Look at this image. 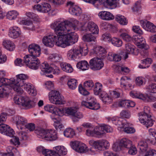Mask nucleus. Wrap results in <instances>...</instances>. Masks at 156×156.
<instances>
[{"label":"nucleus","instance_id":"obj_36","mask_svg":"<svg viewBox=\"0 0 156 156\" xmlns=\"http://www.w3.org/2000/svg\"><path fill=\"white\" fill-rule=\"evenodd\" d=\"M120 144L122 147H124L126 148L131 147L132 144V141L126 138L121 139L120 141Z\"/></svg>","mask_w":156,"mask_h":156},{"label":"nucleus","instance_id":"obj_42","mask_svg":"<svg viewBox=\"0 0 156 156\" xmlns=\"http://www.w3.org/2000/svg\"><path fill=\"white\" fill-rule=\"evenodd\" d=\"M77 80L74 79H73L68 80L67 84L70 89L74 90L77 87Z\"/></svg>","mask_w":156,"mask_h":156},{"label":"nucleus","instance_id":"obj_26","mask_svg":"<svg viewBox=\"0 0 156 156\" xmlns=\"http://www.w3.org/2000/svg\"><path fill=\"white\" fill-rule=\"evenodd\" d=\"M126 49V54L125 55V58L126 59L128 57V54L135 55L134 53L135 50V47L130 43H128L125 45Z\"/></svg>","mask_w":156,"mask_h":156},{"label":"nucleus","instance_id":"obj_20","mask_svg":"<svg viewBox=\"0 0 156 156\" xmlns=\"http://www.w3.org/2000/svg\"><path fill=\"white\" fill-rule=\"evenodd\" d=\"M12 121L17 126L25 125L27 122L26 118L20 115H16L13 117Z\"/></svg>","mask_w":156,"mask_h":156},{"label":"nucleus","instance_id":"obj_24","mask_svg":"<svg viewBox=\"0 0 156 156\" xmlns=\"http://www.w3.org/2000/svg\"><path fill=\"white\" fill-rule=\"evenodd\" d=\"M21 34V31L18 27H14L11 28L9 30V36L11 38H16Z\"/></svg>","mask_w":156,"mask_h":156},{"label":"nucleus","instance_id":"obj_46","mask_svg":"<svg viewBox=\"0 0 156 156\" xmlns=\"http://www.w3.org/2000/svg\"><path fill=\"white\" fill-rule=\"evenodd\" d=\"M87 151L88 150L86 145L81 142L76 151L80 153H84L87 152Z\"/></svg>","mask_w":156,"mask_h":156},{"label":"nucleus","instance_id":"obj_28","mask_svg":"<svg viewBox=\"0 0 156 156\" xmlns=\"http://www.w3.org/2000/svg\"><path fill=\"white\" fill-rule=\"evenodd\" d=\"M138 37L139 39L138 40L136 44L140 48H144L145 50L147 49L148 46L147 45L144 39L141 36Z\"/></svg>","mask_w":156,"mask_h":156},{"label":"nucleus","instance_id":"obj_37","mask_svg":"<svg viewBox=\"0 0 156 156\" xmlns=\"http://www.w3.org/2000/svg\"><path fill=\"white\" fill-rule=\"evenodd\" d=\"M115 20L118 22L120 24L126 25L127 23V21L126 18L123 16L121 15H118L116 16Z\"/></svg>","mask_w":156,"mask_h":156},{"label":"nucleus","instance_id":"obj_35","mask_svg":"<svg viewBox=\"0 0 156 156\" xmlns=\"http://www.w3.org/2000/svg\"><path fill=\"white\" fill-rule=\"evenodd\" d=\"M46 131L47 130H45L41 128H38L35 130V132L39 138H44L45 139Z\"/></svg>","mask_w":156,"mask_h":156},{"label":"nucleus","instance_id":"obj_12","mask_svg":"<svg viewBox=\"0 0 156 156\" xmlns=\"http://www.w3.org/2000/svg\"><path fill=\"white\" fill-rule=\"evenodd\" d=\"M66 6L69 8V12L73 15L78 16L82 13L81 9L78 6L74 5V3L71 1L67 2Z\"/></svg>","mask_w":156,"mask_h":156},{"label":"nucleus","instance_id":"obj_59","mask_svg":"<svg viewBox=\"0 0 156 156\" xmlns=\"http://www.w3.org/2000/svg\"><path fill=\"white\" fill-rule=\"evenodd\" d=\"M101 141L103 150L108 149L110 146L109 142L105 140H101Z\"/></svg>","mask_w":156,"mask_h":156},{"label":"nucleus","instance_id":"obj_8","mask_svg":"<svg viewBox=\"0 0 156 156\" xmlns=\"http://www.w3.org/2000/svg\"><path fill=\"white\" fill-rule=\"evenodd\" d=\"M45 151L47 153L46 156H61V155H65L67 154L66 149L61 146L54 147L53 150L48 149Z\"/></svg>","mask_w":156,"mask_h":156},{"label":"nucleus","instance_id":"obj_34","mask_svg":"<svg viewBox=\"0 0 156 156\" xmlns=\"http://www.w3.org/2000/svg\"><path fill=\"white\" fill-rule=\"evenodd\" d=\"M130 96L133 98H137L145 100V97L142 94L135 91H132L129 93Z\"/></svg>","mask_w":156,"mask_h":156},{"label":"nucleus","instance_id":"obj_3","mask_svg":"<svg viewBox=\"0 0 156 156\" xmlns=\"http://www.w3.org/2000/svg\"><path fill=\"white\" fill-rule=\"evenodd\" d=\"M70 23V21L68 20L63 22L56 21L51 24V27L54 30L56 37H58L64 33L70 32L69 24Z\"/></svg>","mask_w":156,"mask_h":156},{"label":"nucleus","instance_id":"obj_54","mask_svg":"<svg viewBox=\"0 0 156 156\" xmlns=\"http://www.w3.org/2000/svg\"><path fill=\"white\" fill-rule=\"evenodd\" d=\"M96 53L98 55H102L105 53L106 50L105 49L101 46H98L94 50Z\"/></svg>","mask_w":156,"mask_h":156},{"label":"nucleus","instance_id":"obj_27","mask_svg":"<svg viewBox=\"0 0 156 156\" xmlns=\"http://www.w3.org/2000/svg\"><path fill=\"white\" fill-rule=\"evenodd\" d=\"M119 32L120 33V37L124 40L127 42L131 41L132 37L128 34L126 30L121 29Z\"/></svg>","mask_w":156,"mask_h":156},{"label":"nucleus","instance_id":"obj_47","mask_svg":"<svg viewBox=\"0 0 156 156\" xmlns=\"http://www.w3.org/2000/svg\"><path fill=\"white\" fill-rule=\"evenodd\" d=\"M56 107L52 105H48L44 107V110L48 112L52 113L53 114H55V108Z\"/></svg>","mask_w":156,"mask_h":156},{"label":"nucleus","instance_id":"obj_7","mask_svg":"<svg viewBox=\"0 0 156 156\" xmlns=\"http://www.w3.org/2000/svg\"><path fill=\"white\" fill-rule=\"evenodd\" d=\"M49 94V100L51 103L55 105H63L65 103V101L62 100L59 91L53 90Z\"/></svg>","mask_w":156,"mask_h":156},{"label":"nucleus","instance_id":"obj_21","mask_svg":"<svg viewBox=\"0 0 156 156\" xmlns=\"http://www.w3.org/2000/svg\"><path fill=\"white\" fill-rule=\"evenodd\" d=\"M34 7L38 11L43 13L48 12L51 9L50 5L47 3H44L41 5H35Z\"/></svg>","mask_w":156,"mask_h":156},{"label":"nucleus","instance_id":"obj_61","mask_svg":"<svg viewBox=\"0 0 156 156\" xmlns=\"http://www.w3.org/2000/svg\"><path fill=\"white\" fill-rule=\"evenodd\" d=\"M120 114L121 117L127 119L129 118L131 116L130 112L126 110H123Z\"/></svg>","mask_w":156,"mask_h":156},{"label":"nucleus","instance_id":"obj_43","mask_svg":"<svg viewBox=\"0 0 156 156\" xmlns=\"http://www.w3.org/2000/svg\"><path fill=\"white\" fill-rule=\"evenodd\" d=\"M64 135L67 137H72L75 135V133L74 130L71 128H67L64 131Z\"/></svg>","mask_w":156,"mask_h":156},{"label":"nucleus","instance_id":"obj_10","mask_svg":"<svg viewBox=\"0 0 156 156\" xmlns=\"http://www.w3.org/2000/svg\"><path fill=\"white\" fill-rule=\"evenodd\" d=\"M81 105L87 108L93 110L99 109L100 106L99 103L97 102L96 100L94 98L88 97L86 101H83Z\"/></svg>","mask_w":156,"mask_h":156},{"label":"nucleus","instance_id":"obj_62","mask_svg":"<svg viewBox=\"0 0 156 156\" xmlns=\"http://www.w3.org/2000/svg\"><path fill=\"white\" fill-rule=\"evenodd\" d=\"M7 119V114L4 112L2 113L0 115V126L5 124L3 123L5 122Z\"/></svg>","mask_w":156,"mask_h":156},{"label":"nucleus","instance_id":"obj_57","mask_svg":"<svg viewBox=\"0 0 156 156\" xmlns=\"http://www.w3.org/2000/svg\"><path fill=\"white\" fill-rule=\"evenodd\" d=\"M103 3L105 4H107L110 6H115L116 5V0H102L101 4Z\"/></svg>","mask_w":156,"mask_h":156},{"label":"nucleus","instance_id":"obj_49","mask_svg":"<svg viewBox=\"0 0 156 156\" xmlns=\"http://www.w3.org/2000/svg\"><path fill=\"white\" fill-rule=\"evenodd\" d=\"M129 123H127L124 127L123 131L124 132L127 133H134L135 129L132 127L127 126H129Z\"/></svg>","mask_w":156,"mask_h":156},{"label":"nucleus","instance_id":"obj_38","mask_svg":"<svg viewBox=\"0 0 156 156\" xmlns=\"http://www.w3.org/2000/svg\"><path fill=\"white\" fill-rule=\"evenodd\" d=\"M100 94L102 100L104 102L109 103L112 101L111 99L105 91H103Z\"/></svg>","mask_w":156,"mask_h":156},{"label":"nucleus","instance_id":"obj_52","mask_svg":"<svg viewBox=\"0 0 156 156\" xmlns=\"http://www.w3.org/2000/svg\"><path fill=\"white\" fill-rule=\"evenodd\" d=\"M7 87H3L2 86H0V97L3 98L6 96L8 94V92L7 91Z\"/></svg>","mask_w":156,"mask_h":156},{"label":"nucleus","instance_id":"obj_64","mask_svg":"<svg viewBox=\"0 0 156 156\" xmlns=\"http://www.w3.org/2000/svg\"><path fill=\"white\" fill-rule=\"evenodd\" d=\"M145 156H156V151L151 149L147 151Z\"/></svg>","mask_w":156,"mask_h":156},{"label":"nucleus","instance_id":"obj_53","mask_svg":"<svg viewBox=\"0 0 156 156\" xmlns=\"http://www.w3.org/2000/svg\"><path fill=\"white\" fill-rule=\"evenodd\" d=\"M138 116L139 117V119L140 122L141 123L143 124L145 122V120L148 118L149 117L148 115H146L142 112H140L138 114Z\"/></svg>","mask_w":156,"mask_h":156},{"label":"nucleus","instance_id":"obj_40","mask_svg":"<svg viewBox=\"0 0 156 156\" xmlns=\"http://www.w3.org/2000/svg\"><path fill=\"white\" fill-rule=\"evenodd\" d=\"M18 15L17 12L15 10L10 11L8 12L6 14V17L10 20L15 19Z\"/></svg>","mask_w":156,"mask_h":156},{"label":"nucleus","instance_id":"obj_33","mask_svg":"<svg viewBox=\"0 0 156 156\" xmlns=\"http://www.w3.org/2000/svg\"><path fill=\"white\" fill-rule=\"evenodd\" d=\"M76 66L78 68L81 69L82 70H85L88 69L89 65L86 61H81L77 63Z\"/></svg>","mask_w":156,"mask_h":156},{"label":"nucleus","instance_id":"obj_19","mask_svg":"<svg viewBox=\"0 0 156 156\" xmlns=\"http://www.w3.org/2000/svg\"><path fill=\"white\" fill-rule=\"evenodd\" d=\"M140 23L142 27L146 30L151 32H156V26L152 23L143 20H141Z\"/></svg>","mask_w":156,"mask_h":156},{"label":"nucleus","instance_id":"obj_55","mask_svg":"<svg viewBox=\"0 0 156 156\" xmlns=\"http://www.w3.org/2000/svg\"><path fill=\"white\" fill-rule=\"evenodd\" d=\"M122 147V146L120 144V141L119 143L116 142L114 143L112 146L113 150L115 151H121Z\"/></svg>","mask_w":156,"mask_h":156},{"label":"nucleus","instance_id":"obj_58","mask_svg":"<svg viewBox=\"0 0 156 156\" xmlns=\"http://www.w3.org/2000/svg\"><path fill=\"white\" fill-rule=\"evenodd\" d=\"M151 117H149L148 118H147L143 124L145 125L147 128L152 126L153 124L154 121L151 119Z\"/></svg>","mask_w":156,"mask_h":156},{"label":"nucleus","instance_id":"obj_56","mask_svg":"<svg viewBox=\"0 0 156 156\" xmlns=\"http://www.w3.org/2000/svg\"><path fill=\"white\" fill-rule=\"evenodd\" d=\"M147 89L148 91L150 93H156V84L152 83L150 85Z\"/></svg>","mask_w":156,"mask_h":156},{"label":"nucleus","instance_id":"obj_6","mask_svg":"<svg viewBox=\"0 0 156 156\" xmlns=\"http://www.w3.org/2000/svg\"><path fill=\"white\" fill-rule=\"evenodd\" d=\"M14 99L15 103L21 105L26 109L33 107L35 105L34 101L30 100L27 97H16Z\"/></svg>","mask_w":156,"mask_h":156},{"label":"nucleus","instance_id":"obj_44","mask_svg":"<svg viewBox=\"0 0 156 156\" xmlns=\"http://www.w3.org/2000/svg\"><path fill=\"white\" fill-rule=\"evenodd\" d=\"M131 80L129 78L126 76L122 77L121 79V85L122 87L125 88L129 83L128 81Z\"/></svg>","mask_w":156,"mask_h":156},{"label":"nucleus","instance_id":"obj_25","mask_svg":"<svg viewBox=\"0 0 156 156\" xmlns=\"http://www.w3.org/2000/svg\"><path fill=\"white\" fill-rule=\"evenodd\" d=\"M41 72V74L42 75H46L52 72L53 68L49 66L48 64L45 62L41 64L40 66Z\"/></svg>","mask_w":156,"mask_h":156},{"label":"nucleus","instance_id":"obj_5","mask_svg":"<svg viewBox=\"0 0 156 156\" xmlns=\"http://www.w3.org/2000/svg\"><path fill=\"white\" fill-rule=\"evenodd\" d=\"M37 57H33L30 55H26L23 58V61L27 66L31 69L36 70L40 66V61Z\"/></svg>","mask_w":156,"mask_h":156},{"label":"nucleus","instance_id":"obj_16","mask_svg":"<svg viewBox=\"0 0 156 156\" xmlns=\"http://www.w3.org/2000/svg\"><path fill=\"white\" fill-rule=\"evenodd\" d=\"M81 49H79L78 48L71 49L67 53V57L68 59L72 60L79 58L81 54Z\"/></svg>","mask_w":156,"mask_h":156},{"label":"nucleus","instance_id":"obj_39","mask_svg":"<svg viewBox=\"0 0 156 156\" xmlns=\"http://www.w3.org/2000/svg\"><path fill=\"white\" fill-rule=\"evenodd\" d=\"M83 39L85 42L95 41L96 37L90 34H88L84 35L83 36Z\"/></svg>","mask_w":156,"mask_h":156},{"label":"nucleus","instance_id":"obj_17","mask_svg":"<svg viewBox=\"0 0 156 156\" xmlns=\"http://www.w3.org/2000/svg\"><path fill=\"white\" fill-rule=\"evenodd\" d=\"M86 28L83 26L82 30L83 31H89L93 34H98L99 32V29L97 25L94 22H89L86 26Z\"/></svg>","mask_w":156,"mask_h":156},{"label":"nucleus","instance_id":"obj_22","mask_svg":"<svg viewBox=\"0 0 156 156\" xmlns=\"http://www.w3.org/2000/svg\"><path fill=\"white\" fill-rule=\"evenodd\" d=\"M58 138L57 133L54 130H48L46 133L45 140H47L53 141Z\"/></svg>","mask_w":156,"mask_h":156},{"label":"nucleus","instance_id":"obj_2","mask_svg":"<svg viewBox=\"0 0 156 156\" xmlns=\"http://www.w3.org/2000/svg\"><path fill=\"white\" fill-rule=\"evenodd\" d=\"M25 74H21L17 75L15 79L11 78L10 79L5 78L3 77L0 78V84L2 85H7L12 88L16 91L18 89V86H22L23 82L20 80V78L23 79L26 78Z\"/></svg>","mask_w":156,"mask_h":156},{"label":"nucleus","instance_id":"obj_60","mask_svg":"<svg viewBox=\"0 0 156 156\" xmlns=\"http://www.w3.org/2000/svg\"><path fill=\"white\" fill-rule=\"evenodd\" d=\"M80 143L81 142L77 141L71 142L70 144V146L73 150L76 151L77 149L78 148L79 146Z\"/></svg>","mask_w":156,"mask_h":156},{"label":"nucleus","instance_id":"obj_4","mask_svg":"<svg viewBox=\"0 0 156 156\" xmlns=\"http://www.w3.org/2000/svg\"><path fill=\"white\" fill-rule=\"evenodd\" d=\"M26 76V78L23 79L22 78H20V80L21 82H23V84L22 86H18L19 88L16 90V92L19 94H21L23 93V89L21 88V87H24V88L25 90L27 91L28 93L30 95L34 96H36L37 94V91L34 88V86L30 83H26L25 82V80L27 79V76L25 75Z\"/></svg>","mask_w":156,"mask_h":156},{"label":"nucleus","instance_id":"obj_1","mask_svg":"<svg viewBox=\"0 0 156 156\" xmlns=\"http://www.w3.org/2000/svg\"><path fill=\"white\" fill-rule=\"evenodd\" d=\"M70 31V33H64L58 37V41L56 42L57 46L65 48L71 45L77 41L78 35L74 32Z\"/></svg>","mask_w":156,"mask_h":156},{"label":"nucleus","instance_id":"obj_31","mask_svg":"<svg viewBox=\"0 0 156 156\" xmlns=\"http://www.w3.org/2000/svg\"><path fill=\"white\" fill-rule=\"evenodd\" d=\"M49 60L54 62H61L62 61L61 56L57 54L51 55L48 57Z\"/></svg>","mask_w":156,"mask_h":156},{"label":"nucleus","instance_id":"obj_29","mask_svg":"<svg viewBox=\"0 0 156 156\" xmlns=\"http://www.w3.org/2000/svg\"><path fill=\"white\" fill-rule=\"evenodd\" d=\"M137 147L140 149V152L142 153L145 152L148 149L147 142L143 140L141 141L138 143Z\"/></svg>","mask_w":156,"mask_h":156},{"label":"nucleus","instance_id":"obj_23","mask_svg":"<svg viewBox=\"0 0 156 156\" xmlns=\"http://www.w3.org/2000/svg\"><path fill=\"white\" fill-rule=\"evenodd\" d=\"M98 16L100 18L105 20H109L114 18V16L112 13L106 11H102L100 12Z\"/></svg>","mask_w":156,"mask_h":156},{"label":"nucleus","instance_id":"obj_45","mask_svg":"<svg viewBox=\"0 0 156 156\" xmlns=\"http://www.w3.org/2000/svg\"><path fill=\"white\" fill-rule=\"evenodd\" d=\"M69 21L71 23L69 24V27L70 29V31H72L73 30H76L77 29L79 22L77 20H73L71 21Z\"/></svg>","mask_w":156,"mask_h":156},{"label":"nucleus","instance_id":"obj_48","mask_svg":"<svg viewBox=\"0 0 156 156\" xmlns=\"http://www.w3.org/2000/svg\"><path fill=\"white\" fill-rule=\"evenodd\" d=\"M112 43L114 45L117 47L121 46L122 44V41L119 38L114 37L111 40Z\"/></svg>","mask_w":156,"mask_h":156},{"label":"nucleus","instance_id":"obj_51","mask_svg":"<svg viewBox=\"0 0 156 156\" xmlns=\"http://www.w3.org/2000/svg\"><path fill=\"white\" fill-rule=\"evenodd\" d=\"M100 129H102L104 133L106 132H111L112 131V128L109 126L103 124L100 126Z\"/></svg>","mask_w":156,"mask_h":156},{"label":"nucleus","instance_id":"obj_30","mask_svg":"<svg viewBox=\"0 0 156 156\" xmlns=\"http://www.w3.org/2000/svg\"><path fill=\"white\" fill-rule=\"evenodd\" d=\"M61 67L63 71L67 73H71L73 71V69L70 64L66 63L61 62Z\"/></svg>","mask_w":156,"mask_h":156},{"label":"nucleus","instance_id":"obj_14","mask_svg":"<svg viewBox=\"0 0 156 156\" xmlns=\"http://www.w3.org/2000/svg\"><path fill=\"white\" fill-rule=\"evenodd\" d=\"M85 88L83 87L81 84H80L78 87L79 91L84 96L87 95L89 94L85 88L87 89L90 90L94 86V84L92 80H89L85 81L84 83Z\"/></svg>","mask_w":156,"mask_h":156},{"label":"nucleus","instance_id":"obj_9","mask_svg":"<svg viewBox=\"0 0 156 156\" xmlns=\"http://www.w3.org/2000/svg\"><path fill=\"white\" fill-rule=\"evenodd\" d=\"M65 114L67 115L71 116L72 117L73 121L74 122H77L78 120L77 119H81L83 117L82 114L77 112L76 108H65Z\"/></svg>","mask_w":156,"mask_h":156},{"label":"nucleus","instance_id":"obj_63","mask_svg":"<svg viewBox=\"0 0 156 156\" xmlns=\"http://www.w3.org/2000/svg\"><path fill=\"white\" fill-rule=\"evenodd\" d=\"M129 149L128 152L129 154L132 155H135L137 153V150L136 147L131 145V147L130 148H128Z\"/></svg>","mask_w":156,"mask_h":156},{"label":"nucleus","instance_id":"obj_41","mask_svg":"<svg viewBox=\"0 0 156 156\" xmlns=\"http://www.w3.org/2000/svg\"><path fill=\"white\" fill-rule=\"evenodd\" d=\"M102 84L98 82L95 83V87L94 89V93L95 95H98L102 91Z\"/></svg>","mask_w":156,"mask_h":156},{"label":"nucleus","instance_id":"obj_15","mask_svg":"<svg viewBox=\"0 0 156 156\" xmlns=\"http://www.w3.org/2000/svg\"><path fill=\"white\" fill-rule=\"evenodd\" d=\"M29 52L31 56L33 57H38L41 54V49L40 47L37 44H30L28 47Z\"/></svg>","mask_w":156,"mask_h":156},{"label":"nucleus","instance_id":"obj_13","mask_svg":"<svg viewBox=\"0 0 156 156\" xmlns=\"http://www.w3.org/2000/svg\"><path fill=\"white\" fill-rule=\"evenodd\" d=\"M89 64L90 68L93 70H100L104 66V63L101 60L98 58H94L91 59Z\"/></svg>","mask_w":156,"mask_h":156},{"label":"nucleus","instance_id":"obj_11","mask_svg":"<svg viewBox=\"0 0 156 156\" xmlns=\"http://www.w3.org/2000/svg\"><path fill=\"white\" fill-rule=\"evenodd\" d=\"M58 41V37L55 34L49 35L44 37L42 39V42L46 46L50 48L53 47L55 44V42ZM56 44V43L55 44Z\"/></svg>","mask_w":156,"mask_h":156},{"label":"nucleus","instance_id":"obj_32","mask_svg":"<svg viewBox=\"0 0 156 156\" xmlns=\"http://www.w3.org/2000/svg\"><path fill=\"white\" fill-rule=\"evenodd\" d=\"M3 44L5 48L10 51L13 50L15 48L14 43L9 40L5 41L3 42Z\"/></svg>","mask_w":156,"mask_h":156},{"label":"nucleus","instance_id":"obj_50","mask_svg":"<svg viewBox=\"0 0 156 156\" xmlns=\"http://www.w3.org/2000/svg\"><path fill=\"white\" fill-rule=\"evenodd\" d=\"M101 144V140L94 141L93 142V146L96 149L102 151L103 149Z\"/></svg>","mask_w":156,"mask_h":156},{"label":"nucleus","instance_id":"obj_18","mask_svg":"<svg viewBox=\"0 0 156 156\" xmlns=\"http://www.w3.org/2000/svg\"><path fill=\"white\" fill-rule=\"evenodd\" d=\"M0 133L10 137H13L15 134L13 130L6 124L0 126Z\"/></svg>","mask_w":156,"mask_h":156}]
</instances>
